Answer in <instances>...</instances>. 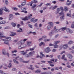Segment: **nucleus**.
Masks as SVG:
<instances>
[{
	"label": "nucleus",
	"instance_id": "1",
	"mask_svg": "<svg viewBox=\"0 0 74 74\" xmlns=\"http://www.w3.org/2000/svg\"><path fill=\"white\" fill-rule=\"evenodd\" d=\"M34 53V51L32 52H30L29 53V54L26 55L27 54V51H25L23 53H21V55H23L24 56L25 55V58H29V57H30L31 56H33V55L32 54V53Z\"/></svg>",
	"mask_w": 74,
	"mask_h": 74
},
{
	"label": "nucleus",
	"instance_id": "2",
	"mask_svg": "<svg viewBox=\"0 0 74 74\" xmlns=\"http://www.w3.org/2000/svg\"><path fill=\"white\" fill-rule=\"evenodd\" d=\"M3 10L7 12H10V10H7L6 7H4L3 8V9H0V15H2L3 14Z\"/></svg>",
	"mask_w": 74,
	"mask_h": 74
},
{
	"label": "nucleus",
	"instance_id": "3",
	"mask_svg": "<svg viewBox=\"0 0 74 74\" xmlns=\"http://www.w3.org/2000/svg\"><path fill=\"white\" fill-rule=\"evenodd\" d=\"M31 16H33L32 14H30L29 15L28 17L25 16L24 18H23V21H26V20H28V19H31L32 18V17Z\"/></svg>",
	"mask_w": 74,
	"mask_h": 74
},
{
	"label": "nucleus",
	"instance_id": "4",
	"mask_svg": "<svg viewBox=\"0 0 74 74\" xmlns=\"http://www.w3.org/2000/svg\"><path fill=\"white\" fill-rule=\"evenodd\" d=\"M27 39H24L23 40H21V41L18 42V45H21L22 44H23L24 43L23 41H27Z\"/></svg>",
	"mask_w": 74,
	"mask_h": 74
},
{
	"label": "nucleus",
	"instance_id": "5",
	"mask_svg": "<svg viewBox=\"0 0 74 74\" xmlns=\"http://www.w3.org/2000/svg\"><path fill=\"white\" fill-rule=\"evenodd\" d=\"M60 10H61V11L63 12V7H60V8H57V12L56 13V14L59 13V12L60 11Z\"/></svg>",
	"mask_w": 74,
	"mask_h": 74
},
{
	"label": "nucleus",
	"instance_id": "6",
	"mask_svg": "<svg viewBox=\"0 0 74 74\" xmlns=\"http://www.w3.org/2000/svg\"><path fill=\"white\" fill-rule=\"evenodd\" d=\"M5 38L6 39H7L8 40V41H10V40H11V38L10 37H5V36H0V38Z\"/></svg>",
	"mask_w": 74,
	"mask_h": 74
},
{
	"label": "nucleus",
	"instance_id": "7",
	"mask_svg": "<svg viewBox=\"0 0 74 74\" xmlns=\"http://www.w3.org/2000/svg\"><path fill=\"white\" fill-rule=\"evenodd\" d=\"M59 15H62L63 16H62L60 17V18L61 19H64V13L62 12H60L59 13Z\"/></svg>",
	"mask_w": 74,
	"mask_h": 74
},
{
	"label": "nucleus",
	"instance_id": "8",
	"mask_svg": "<svg viewBox=\"0 0 74 74\" xmlns=\"http://www.w3.org/2000/svg\"><path fill=\"white\" fill-rule=\"evenodd\" d=\"M44 51H45L46 53H48L49 52L51 51V50H50V48H49V47H47L45 49Z\"/></svg>",
	"mask_w": 74,
	"mask_h": 74
},
{
	"label": "nucleus",
	"instance_id": "9",
	"mask_svg": "<svg viewBox=\"0 0 74 74\" xmlns=\"http://www.w3.org/2000/svg\"><path fill=\"white\" fill-rule=\"evenodd\" d=\"M40 55H42V56H40V58L41 59H42V58H43V57L44 58L45 56V55L43 54V53L42 52H40Z\"/></svg>",
	"mask_w": 74,
	"mask_h": 74
},
{
	"label": "nucleus",
	"instance_id": "10",
	"mask_svg": "<svg viewBox=\"0 0 74 74\" xmlns=\"http://www.w3.org/2000/svg\"><path fill=\"white\" fill-rule=\"evenodd\" d=\"M38 21V19H36L35 20H34V18H32V19L31 20V22H34V23H35V22H36Z\"/></svg>",
	"mask_w": 74,
	"mask_h": 74
},
{
	"label": "nucleus",
	"instance_id": "11",
	"mask_svg": "<svg viewBox=\"0 0 74 74\" xmlns=\"http://www.w3.org/2000/svg\"><path fill=\"white\" fill-rule=\"evenodd\" d=\"M15 59L16 60H20L21 62H22V60H23V59L21 58H19V56H17V57L15 58Z\"/></svg>",
	"mask_w": 74,
	"mask_h": 74
},
{
	"label": "nucleus",
	"instance_id": "12",
	"mask_svg": "<svg viewBox=\"0 0 74 74\" xmlns=\"http://www.w3.org/2000/svg\"><path fill=\"white\" fill-rule=\"evenodd\" d=\"M1 40H2V41H5L4 42V44H8V41L7 40H6L4 39H1Z\"/></svg>",
	"mask_w": 74,
	"mask_h": 74
},
{
	"label": "nucleus",
	"instance_id": "13",
	"mask_svg": "<svg viewBox=\"0 0 74 74\" xmlns=\"http://www.w3.org/2000/svg\"><path fill=\"white\" fill-rule=\"evenodd\" d=\"M66 31L67 32H69L70 33H73V31L69 28H68L67 29Z\"/></svg>",
	"mask_w": 74,
	"mask_h": 74
},
{
	"label": "nucleus",
	"instance_id": "14",
	"mask_svg": "<svg viewBox=\"0 0 74 74\" xmlns=\"http://www.w3.org/2000/svg\"><path fill=\"white\" fill-rule=\"evenodd\" d=\"M68 47V46L67 45H64L62 47V48L64 49H66Z\"/></svg>",
	"mask_w": 74,
	"mask_h": 74
},
{
	"label": "nucleus",
	"instance_id": "15",
	"mask_svg": "<svg viewBox=\"0 0 74 74\" xmlns=\"http://www.w3.org/2000/svg\"><path fill=\"white\" fill-rule=\"evenodd\" d=\"M67 29V27H63L61 28L60 29V31H62H62H64L65 30H66Z\"/></svg>",
	"mask_w": 74,
	"mask_h": 74
},
{
	"label": "nucleus",
	"instance_id": "16",
	"mask_svg": "<svg viewBox=\"0 0 74 74\" xmlns=\"http://www.w3.org/2000/svg\"><path fill=\"white\" fill-rule=\"evenodd\" d=\"M71 1H70L69 0H67V2L66 3V4L67 5H69L71 4Z\"/></svg>",
	"mask_w": 74,
	"mask_h": 74
},
{
	"label": "nucleus",
	"instance_id": "17",
	"mask_svg": "<svg viewBox=\"0 0 74 74\" xmlns=\"http://www.w3.org/2000/svg\"><path fill=\"white\" fill-rule=\"evenodd\" d=\"M13 18V15L10 14L9 15V20H11Z\"/></svg>",
	"mask_w": 74,
	"mask_h": 74
},
{
	"label": "nucleus",
	"instance_id": "18",
	"mask_svg": "<svg viewBox=\"0 0 74 74\" xmlns=\"http://www.w3.org/2000/svg\"><path fill=\"white\" fill-rule=\"evenodd\" d=\"M68 56L70 59H73V56L71 54L69 55Z\"/></svg>",
	"mask_w": 74,
	"mask_h": 74
},
{
	"label": "nucleus",
	"instance_id": "19",
	"mask_svg": "<svg viewBox=\"0 0 74 74\" xmlns=\"http://www.w3.org/2000/svg\"><path fill=\"white\" fill-rule=\"evenodd\" d=\"M42 45H43V46H44V45H45V43H44V42H42L39 44V46H41Z\"/></svg>",
	"mask_w": 74,
	"mask_h": 74
},
{
	"label": "nucleus",
	"instance_id": "20",
	"mask_svg": "<svg viewBox=\"0 0 74 74\" xmlns=\"http://www.w3.org/2000/svg\"><path fill=\"white\" fill-rule=\"evenodd\" d=\"M26 1L23 2L21 3V5L22 6H25L26 5Z\"/></svg>",
	"mask_w": 74,
	"mask_h": 74
},
{
	"label": "nucleus",
	"instance_id": "21",
	"mask_svg": "<svg viewBox=\"0 0 74 74\" xmlns=\"http://www.w3.org/2000/svg\"><path fill=\"white\" fill-rule=\"evenodd\" d=\"M48 24H49V25H50V26H53V23L51 22H49L48 23Z\"/></svg>",
	"mask_w": 74,
	"mask_h": 74
},
{
	"label": "nucleus",
	"instance_id": "22",
	"mask_svg": "<svg viewBox=\"0 0 74 74\" xmlns=\"http://www.w3.org/2000/svg\"><path fill=\"white\" fill-rule=\"evenodd\" d=\"M31 3H32V4H33L34 3H37L38 2H37V1H36V0H34V1H31Z\"/></svg>",
	"mask_w": 74,
	"mask_h": 74
},
{
	"label": "nucleus",
	"instance_id": "23",
	"mask_svg": "<svg viewBox=\"0 0 74 74\" xmlns=\"http://www.w3.org/2000/svg\"><path fill=\"white\" fill-rule=\"evenodd\" d=\"M60 42V41L59 40L58 41H55L54 42V44H58V43H59Z\"/></svg>",
	"mask_w": 74,
	"mask_h": 74
},
{
	"label": "nucleus",
	"instance_id": "24",
	"mask_svg": "<svg viewBox=\"0 0 74 74\" xmlns=\"http://www.w3.org/2000/svg\"><path fill=\"white\" fill-rule=\"evenodd\" d=\"M21 10L22 11V12H24V11H26V8H21Z\"/></svg>",
	"mask_w": 74,
	"mask_h": 74
},
{
	"label": "nucleus",
	"instance_id": "25",
	"mask_svg": "<svg viewBox=\"0 0 74 74\" xmlns=\"http://www.w3.org/2000/svg\"><path fill=\"white\" fill-rule=\"evenodd\" d=\"M41 72L40 70H37L35 71V73H40Z\"/></svg>",
	"mask_w": 74,
	"mask_h": 74
},
{
	"label": "nucleus",
	"instance_id": "26",
	"mask_svg": "<svg viewBox=\"0 0 74 74\" xmlns=\"http://www.w3.org/2000/svg\"><path fill=\"white\" fill-rule=\"evenodd\" d=\"M13 61L15 63H16V64H18V63H19V62H18L16 60H15V59H14Z\"/></svg>",
	"mask_w": 74,
	"mask_h": 74
},
{
	"label": "nucleus",
	"instance_id": "27",
	"mask_svg": "<svg viewBox=\"0 0 74 74\" xmlns=\"http://www.w3.org/2000/svg\"><path fill=\"white\" fill-rule=\"evenodd\" d=\"M11 25H12V26H13V27H15V26H16V24L15 23H11Z\"/></svg>",
	"mask_w": 74,
	"mask_h": 74
},
{
	"label": "nucleus",
	"instance_id": "28",
	"mask_svg": "<svg viewBox=\"0 0 74 74\" xmlns=\"http://www.w3.org/2000/svg\"><path fill=\"white\" fill-rule=\"evenodd\" d=\"M2 53L3 55H6L5 53V50L4 49L2 50Z\"/></svg>",
	"mask_w": 74,
	"mask_h": 74
},
{
	"label": "nucleus",
	"instance_id": "29",
	"mask_svg": "<svg viewBox=\"0 0 74 74\" xmlns=\"http://www.w3.org/2000/svg\"><path fill=\"white\" fill-rule=\"evenodd\" d=\"M5 4L6 5H8V0H5Z\"/></svg>",
	"mask_w": 74,
	"mask_h": 74
},
{
	"label": "nucleus",
	"instance_id": "30",
	"mask_svg": "<svg viewBox=\"0 0 74 74\" xmlns=\"http://www.w3.org/2000/svg\"><path fill=\"white\" fill-rule=\"evenodd\" d=\"M53 46L54 48H57L58 47V45H53Z\"/></svg>",
	"mask_w": 74,
	"mask_h": 74
},
{
	"label": "nucleus",
	"instance_id": "31",
	"mask_svg": "<svg viewBox=\"0 0 74 74\" xmlns=\"http://www.w3.org/2000/svg\"><path fill=\"white\" fill-rule=\"evenodd\" d=\"M73 43V41L71 40L69 41L68 44H71Z\"/></svg>",
	"mask_w": 74,
	"mask_h": 74
},
{
	"label": "nucleus",
	"instance_id": "32",
	"mask_svg": "<svg viewBox=\"0 0 74 74\" xmlns=\"http://www.w3.org/2000/svg\"><path fill=\"white\" fill-rule=\"evenodd\" d=\"M34 49H35V47H33L32 48H30L29 49V50L31 51H34Z\"/></svg>",
	"mask_w": 74,
	"mask_h": 74
},
{
	"label": "nucleus",
	"instance_id": "33",
	"mask_svg": "<svg viewBox=\"0 0 74 74\" xmlns=\"http://www.w3.org/2000/svg\"><path fill=\"white\" fill-rule=\"evenodd\" d=\"M20 30H21V31H20V30H18L17 31V32H18V33H20L21 32H22V29L20 28Z\"/></svg>",
	"mask_w": 74,
	"mask_h": 74
},
{
	"label": "nucleus",
	"instance_id": "34",
	"mask_svg": "<svg viewBox=\"0 0 74 74\" xmlns=\"http://www.w3.org/2000/svg\"><path fill=\"white\" fill-rule=\"evenodd\" d=\"M50 40V39H45L44 40V41L46 42V41H49Z\"/></svg>",
	"mask_w": 74,
	"mask_h": 74
},
{
	"label": "nucleus",
	"instance_id": "35",
	"mask_svg": "<svg viewBox=\"0 0 74 74\" xmlns=\"http://www.w3.org/2000/svg\"><path fill=\"white\" fill-rule=\"evenodd\" d=\"M23 63H27L29 62V61H23Z\"/></svg>",
	"mask_w": 74,
	"mask_h": 74
},
{
	"label": "nucleus",
	"instance_id": "36",
	"mask_svg": "<svg viewBox=\"0 0 74 74\" xmlns=\"http://www.w3.org/2000/svg\"><path fill=\"white\" fill-rule=\"evenodd\" d=\"M15 35H16V33H14L10 35V36H15Z\"/></svg>",
	"mask_w": 74,
	"mask_h": 74
},
{
	"label": "nucleus",
	"instance_id": "37",
	"mask_svg": "<svg viewBox=\"0 0 74 74\" xmlns=\"http://www.w3.org/2000/svg\"><path fill=\"white\" fill-rule=\"evenodd\" d=\"M64 10H65V11H67V10L68 9H67V7L65 6L64 7Z\"/></svg>",
	"mask_w": 74,
	"mask_h": 74
},
{
	"label": "nucleus",
	"instance_id": "38",
	"mask_svg": "<svg viewBox=\"0 0 74 74\" xmlns=\"http://www.w3.org/2000/svg\"><path fill=\"white\" fill-rule=\"evenodd\" d=\"M12 9L14 10V11H16L18 10V8H16V7H13L12 8Z\"/></svg>",
	"mask_w": 74,
	"mask_h": 74
},
{
	"label": "nucleus",
	"instance_id": "39",
	"mask_svg": "<svg viewBox=\"0 0 74 74\" xmlns=\"http://www.w3.org/2000/svg\"><path fill=\"white\" fill-rule=\"evenodd\" d=\"M12 67V65L11 64V63H10L9 64V66H8V67H9V68H10V67Z\"/></svg>",
	"mask_w": 74,
	"mask_h": 74
},
{
	"label": "nucleus",
	"instance_id": "40",
	"mask_svg": "<svg viewBox=\"0 0 74 74\" xmlns=\"http://www.w3.org/2000/svg\"><path fill=\"white\" fill-rule=\"evenodd\" d=\"M36 6H37V5L35 4L34 5L32 6V8H35V7H36Z\"/></svg>",
	"mask_w": 74,
	"mask_h": 74
},
{
	"label": "nucleus",
	"instance_id": "41",
	"mask_svg": "<svg viewBox=\"0 0 74 74\" xmlns=\"http://www.w3.org/2000/svg\"><path fill=\"white\" fill-rule=\"evenodd\" d=\"M67 16H69V17H71V14H70L69 13L67 14Z\"/></svg>",
	"mask_w": 74,
	"mask_h": 74
},
{
	"label": "nucleus",
	"instance_id": "42",
	"mask_svg": "<svg viewBox=\"0 0 74 74\" xmlns=\"http://www.w3.org/2000/svg\"><path fill=\"white\" fill-rule=\"evenodd\" d=\"M30 66L31 68H29V69H31V70H34V68H32V66H33V65H30Z\"/></svg>",
	"mask_w": 74,
	"mask_h": 74
},
{
	"label": "nucleus",
	"instance_id": "43",
	"mask_svg": "<svg viewBox=\"0 0 74 74\" xmlns=\"http://www.w3.org/2000/svg\"><path fill=\"white\" fill-rule=\"evenodd\" d=\"M27 44L28 46H30L31 44V42H28L27 43Z\"/></svg>",
	"mask_w": 74,
	"mask_h": 74
},
{
	"label": "nucleus",
	"instance_id": "44",
	"mask_svg": "<svg viewBox=\"0 0 74 74\" xmlns=\"http://www.w3.org/2000/svg\"><path fill=\"white\" fill-rule=\"evenodd\" d=\"M48 63L49 64H51V63H53V62L51 61H47Z\"/></svg>",
	"mask_w": 74,
	"mask_h": 74
},
{
	"label": "nucleus",
	"instance_id": "45",
	"mask_svg": "<svg viewBox=\"0 0 74 74\" xmlns=\"http://www.w3.org/2000/svg\"><path fill=\"white\" fill-rule=\"evenodd\" d=\"M50 61H52V62H54L55 59L54 58H52L50 59Z\"/></svg>",
	"mask_w": 74,
	"mask_h": 74
},
{
	"label": "nucleus",
	"instance_id": "46",
	"mask_svg": "<svg viewBox=\"0 0 74 74\" xmlns=\"http://www.w3.org/2000/svg\"><path fill=\"white\" fill-rule=\"evenodd\" d=\"M18 48L19 49H21L22 48V47H21V46H20L18 47Z\"/></svg>",
	"mask_w": 74,
	"mask_h": 74
},
{
	"label": "nucleus",
	"instance_id": "47",
	"mask_svg": "<svg viewBox=\"0 0 74 74\" xmlns=\"http://www.w3.org/2000/svg\"><path fill=\"white\" fill-rule=\"evenodd\" d=\"M60 29L59 30L58 29H56L55 30V32H56V33H57V32H59V31H60Z\"/></svg>",
	"mask_w": 74,
	"mask_h": 74
},
{
	"label": "nucleus",
	"instance_id": "48",
	"mask_svg": "<svg viewBox=\"0 0 74 74\" xmlns=\"http://www.w3.org/2000/svg\"><path fill=\"white\" fill-rule=\"evenodd\" d=\"M51 29V26H50L49 25L47 27V29L48 30H49Z\"/></svg>",
	"mask_w": 74,
	"mask_h": 74
},
{
	"label": "nucleus",
	"instance_id": "49",
	"mask_svg": "<svg viewBox=\"0 0 74 74\" xmlns=\"http://www.w3.org/2000/svg\"><path fill=\"white\" fill-rule=\"evenodd\" d=\"M57 7H58V6H54L52 10H54V9H55L56 8H57Z\"/></svg>",
	"mask_w": 74,
	"mask_h": 74
},
{
	"label": "nucleus",
	"instance_id": "50",
	"mask_svg": "<svg viewBox=\"0 0 74 74\" xmlns=\"http://www.w3.org/2000/svg\"><path fill=\"white\" fill-rule=\"evenodd\" d=\"M45 5H47V6H48V5H51V4L50 3H47L46 4H45Z\"/></svg>",
	"mask_w": 74,
	"mask_h": 74
},
{
	"label": "nucleus",
	"instance_id": "51",
	"mask_svg": "<svg viewBox=\"0 0 74 74\" xmlns=\"http://www.w3.org/2000/svg\"><path fill=\"white\" fill-rule=\"evenodd\" d=\"M65 56V55H63L62 58V59H64Z\"/></svg>",
	"mask_w": 74,
	"mask_h": 74
},
{
	"label": "nucleus",
	"instance_id": "52",
	"mask_svg": "<svg viewBox=\"0 0 74 74\" xmlns=\"http://www.w3.org/2000/svg\"><path fill=\"white\" fill-rule=\"evenodd\" d=\"M35 26H36V27H38V26L37 25V23H36L34 25Z\"/></svg>",
	"mask_w": 74,
	"mask_h": 74
},
{
	"label": "nucleus",
	"instance_id": "53",
	"mask_svg": "<svg viewBox=\"0 0 74 74\" xmlns=\"http://www.w3.org/2000/svg\"><path fill=\"white\" fill-rule=\"evenodd\" d=\"M50 66L51 67H53L55 65L53 64H50Z\"/></svg>",
	"mask_w": 74,
	"mask_h": 74
},
{
	"label": "nucleus",
	"instance_id": "54",
	"mask_svg": "<svg viewBox=\"0 0 74 74\" xmlns=\"http://www.w3.org/2000/svg\"><path fill=\"white\" fill-rule=\"evenodd\" d=\"M42 38H47V36H42Z\"/></svg>",
	"mask_w": 74,
	"mask_h": 74
},
{
	"label": "nucleus",
	"instance_id": "55",
	"mask_svg": "<svg viewBox=\"0 0 74 74\" xmlns=\"http://www.w3.org/2000/svg\"><path fill=\"white\" fill-rule=\"evenodd\" d=\"M2 22H3V24H5V23L6 22H5V21H3Z\"/></svg>",
	"mask_w": 74,
	"mask_h": 74
},
{
	"label": "nucleus",
	"instance_id": "56",
	"mask_svg": "<svg viewBox=\"0 0 74 74\" xmlns=\"http://www.w3.org/2000/svg\"><path fill=\"white\" fill-rule=\"evenodd\" d=\"M53 52H56V50L55 49H53L52 50Z\"/></svg>",
	"mask_w": 74,
	"mask_h": 74
},
{
	"label": "nucleus",
	"instance_id": "57",
	"mask_svg": "<svg viewBox=\"0 0 74 74\" xmlns=\"http://www.w3.org/2000/svg\"><path fill=\"white\" fill-rule=\"evenodd\" d=\"M16 70V68H13V69H12V70H13V71H15V70Z\"/></svg>",
	"mask_w": 74,
	"mask_h": 74
},
{
	"label": "nucleus",
	"instance_id": "58",
	"mask_svg": "<svg viewBox=\"0 0 74 74\" xmlns=\"http://www.w3.org/2000/svg\"><path fill=\"white\" fill-rule=\"evenodd\" d=\"M20 25L18 24L17 26V27H18V28H19V27H20Z\"/></svg>",
	"mask_w": 74,
	"mask_h": 74
},
{
	"label": "nucleus",
	"instance_id": "59",
	"mask_svg": "<svg viewBox=\"0 0 74 74\" xmlns=\"http://www.w3.org/2000/svg\"><path fill=\"white\" fill-rule=\"evenodd\" d=\"M65 53V51H63L62 52L60 53L61 55H62L63 53Z\"/></svg>",
	"mask_w": 74,
	"mask_h": 74
},
{
	"label": "nucleus",
	"instance_id": "60",
	"mask_svg": "<svg viewBox=\"0 0 74 74\" xmlns=\"http://www.w3.org/2000/svg\"><path fill=\"white\" fill-rule=\"evenodd\" d=\"M3 34H4L3 32H0V36H1V35H3Z\"/></svg>",
	"mask_w": 74,
	"mask_h": 74
},
{
	"label": "nucleus",
	"instance_id": "61",
	"mask_svg": "<svg viewBox=\"0 0 74 74\" xmlns=\"http://www.w3.org/2000/svg\"><path fill=\"white\" fill-rule=\"evenodd\" d=\"M49 46H53V44H51V43H50L49 45Z\"/></svg>",
	"mask_w": 74,
	"mask_h": 74
},
{
	"label": "nucleus",
	"instance_id": "62",
	"mask_svg": "<svg viewBox=\"0 0 74 74\" xmlns=\"http://www.w3.org/2000/svg\"><path fill=\"white\" fill-rule=\"evenodd\" d=\"M29 27H30V28H32V26L31 25H29Z\"/></svg>",
	"mask_w": 74,
	"mask_h": 74
},
{
	"label": "nucleus",
	"instance_id": "63",
	"mask_svg": "<svg viewBox=\"0 0 74 74\" xmlns=\"http://www.w3.org/2000/svg\"><path fill=\"white\" fill-rule=\"evenodd\" d=\"M66 67H68L69 68H71V66H70V65L67 66Z\"/></svg>",
	"mask_w": 74,
	"mask_h": 74
},
{
	"label": "nucleus",
	"instance_id": "64",
	"mask_svg": "<svg viewBox=\"0 0 74 74\" xmlns=\"http://www.w3.org/2000/svg\"><path fill=\"white\" fill-rule=\"evenodd\" d=\"M21 25H23V21H21Z\"/></svg>",
	"mask_w": 74,
	"mask_h": 74
}]
</instances>
